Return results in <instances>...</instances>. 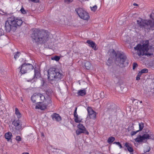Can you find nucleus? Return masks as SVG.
<instances>
[{"mask_svg": "<svg viewBox=\"0 0 154 154\" xmlns=\"http://www.w3.org/2000/svg\"><path fill=\"white\" fill-rule=\"evenodd\" d=\"M31 35L32 41L37 44L42 45L45 43L49 39V35L43 30L33 29Z\"/></svg>", "mask_w": 154, "mask_h": 154, "instance_id": "f257e3e1", "label": "nucleus"}, {"mask_svg": "<svg viewBox=\"0 0 154 154\" xmlns=\"http://www.w3.org/2000/svg\"><path fill=\"white\" fill-rule=\"evenodd\" d=\"M149 41L146 40L142 45L138 44L134 47V49L137 51V54L139 56L146 55L147 57L154 56V48H149Z\"/></svg>", "mask_w": 154, "mask_h": 154, "instance_id": "f03ea898", "label": "nucleus"}, {"mask_svg": "<svg viewBox=\"0 0 154 154\" xmlns=\"http://www.w3.org/2000/svg\"><path fill=\"white\" fill-rule=\"evenodd\" d=\"M23 23L22 20L20 18L15 17L14 16L8 17L5 21V30L7 32H10L11 30L15 31L17 26H20Z\"/></svg>", "mask_w": 154, "mask_h": 154, "instance_id": "7ed1b4c3", "label": "nucleus"}, {"mask_svg": "<svg viewBox=\"0 0 154 154\" xmlns=\"http://www.w3.org/2000/svg\"><path fill=\"white\" fill-rule=\"evenodd\" d=\"M115 62L116 65L121 68H123L127 66L128 64L127 60L126 55L123 52L117 51L115 52Z\"/></svg>", "mask_w": 154, "mask_h": 154, "instance_id": "20e7f679", "label": "nucleus"}, {"mask_svg": "<svg viewBox=\"0 0 154 154\" xmlns=\"http://www.w3.org/2000/svg\"><path fill=\"white\" fill-rule=\"evenodd\" d=\"M150 17L153 21L150 20H143L141 19L140 20H137L138 24L140 27H143L147 30H154V13H152Z\"/></svg>", "mask_w": 154, "mask_h": 154, "instance_id": "39448f33", "label": "nucleus"}, {"mask_svg": "<svg viewBox=\"0 0 154 154\" xmlns=\"http://www.w3.org/2000/svg\"><path fill=\"white\" fill-rule=\"evenodd\" d=\"M48 79L49 81H58L63 77L58 70L55 68H50L48 71Z\"/></svg>", "mask_w": 154, "mask_h": 154, "instance_id": "423d86ee", "label": "nucleus"}, {"mask_svg": "<svg viewBox=\"0 0 154 154\" xmlns=\"http://www.w3.org/2000/svg\"><path fill=\"white\" fill-rule=\"evenodd\" d=\"M145 130V129L143 130V133H141V134L137 135V138L134 139L135 142L141 143L145 140H146L148 139L154 140V135L149 134V130L147 129L144 132Z\"/></svg>", "mask_w": 154, "mask_h": 154, "instance_id": "0eeeda50", "label": "nucleus"}, {"mask_svg": "<svg viewBox=\"0 0 154 154\" xmlns=\"http://www.w3.org/2000/svg\"><path fill=\"white\" fill-rule=\"evenodd\" d=\"M18 69H20V72L23 74L30 72L33 69L34 67L31 64L25 63H23Z\"/></svg>", "mask_w": 154, "mask_h": 154, "instance_id": "6e6552de", "label": "nucleus"}, {"mask_svg": "<svg viewBox=\"0 0 154 154\" xmlns=\"http://www.w3.org/2000/svg\"><path fill=\"white\" fill-rule=\"evenodd\" d=\"M51 98H48L47 100L43 103L39 102L38 103H37L35 108L44 110L46 109L47 106L48 105L51 104Z\"/></svg>", "mask_w": 154, "mask_h": 154, "instance_id": "1a4fd4ad", "label": "nucleus"}, {"mask_svg": "<svg viewBox=\"0 0 154 154\" xmlns=\"http://www.w3.org/2000/svg\"><path fill=\"white\" fill-rule=\"evenodd\" d=\"M75 11L80 18L85 20H88L89 19V16L88 13L84 10L82 8H76L75 9Z\"/></svg>", "mask_w": 154, "mask_h": 154, "instance_id": "9d476101", "label": "nucleus"}, {"mask_svg": "<svg viewBox=\"0 0 154 154\" xmlns=\"http://www.w3.org/2000/svg\"><path fill=\"white\" fill-rule=\"evenodd\" d=\"M12 124L15 126L16 129L17 130H20L22 127V122L19 119H17L15 117L14 118Z\"/></svg>", "mask_w": 154, "mask_h": 154, "instance_id": "9b49d317", "label": "nucleus"}, {"mask_svg": "<svg viewBox=\"0 0 154 154\" xmlns=\"http://www.w3.org/2000/svg\"><path fill=\"white\" fill-rule=\"evenodd\" d=\"M88 112V114L90 118L95 119L96 118V112L92 109V108L90 106H88L87 109Z\"/></svg>", "mask_w": 154, "mask_h": 154, "instance_id": "f8f14e48", "label": "nucleus"}, {"mask_svg": "<svg viewBox=\"0 0 154 154\" xmlns=\"http://www.w3.org/2000/svg\"><path fill=\"white\" fill-rule=\"evenodd\" d=\"M40 76L41 75L39 70L38 69H35L34 74L33 78L30 80V81H28L33 82L36 81L35 80V79H36L38 77H40Z\"/></svg>", "mask_w": 154, "mask_h": 154, "instance_id": "ddd939ff", "label": "nucleus"}, {"mask_svg": "<svg viewBox=\"0 0 154 154\" xmlns=\"http://www.w3.org/2000/svg\"><path fill=\"white\" fill-rule=\"evenodd\" d=\"M39 98V93L37 94H35L31 97V100L33 103L37 104L39 102H38Z\"/></svg>", "mask_w": 154, "mask_h": 154, "instance_id": "4468645a", "label": "nucleus"}, {"mask_svg": "<svg viewBox=\"0 0 154 154\" xmlns=\"http://www.w3.org/2000/svg\"><path fill=\"white\" fill-rule=\"evenodd\" d=\"M86 43L88 44L89 47L92 48L94 50H97V48H96V45L94 42L90 40H88Z\"/></svg>", "mask_w": 154, "mask_h": 154, "instance_id": "2eb2a0df", "label": "nucleus"}, {"mask_svg": "<svg viewBox=\"0 0 154 154\" xmlns=\"http://www.w3.org/2000/svg\"><path fill=\"white\" fill-rule=\"evenodd\" d=\"M75 133L77 135L81 134L82 133H83L86 135H88L89 133L86 130V128L80 129H77Z\"/></svg>", "mask_w": 154, "mask_h": 154, "instance_id": "dca6fc26", "label": "nucleus"}, {"mask_svg": "<svg viewBox=\"0 0 154 154\" xmlns=\"http://www.w3.org/2000/svg\"><path fill=\"white\" fill-rule=\"evenodd\" d=\"M51 117L53 120H55L57 122H59L61 120V118L59 114L56 113H54Z\"/></svg>", "mask_w": 154, "mask_h": 154, "instance_id": "f3484780", "label": "nucleus"}, {"mask_svg": "<svg viewBox=\"0 0 154 154\" xmlns=\"http://www.w3.org/2000/svg\"><path fill=\"white\" fill-rule=\"evenodd\" d=\"M39 100H40L41 101L44 102L45 100H47L48 98H51L50 97H47L44 95H43L39 93Z\"/></svg>", "mask_w": 154, "mask_h": 154, "instance_id": "a211bd4d", "label": "nucleus"}, {"mask_svg": "<svg viewBox=\"0 0 154 154\" xmlns=\"http://www.w3.org/2000/svg\"><path fill=\"white\" fill-rule=\"evenodd\" d=\"M77 94L79 96H84L86 94V91L85 89L80 90L79 91Z\"/></svg>", "mask_w": 154, "mask_h": 154, "instance_id": "6ab92c4d", "label": "nucleus"}, {"mask_svg": "<svg viewBox=\"0 0 154 154\" xmlns=\"http://www.w3.org/2000/svg\"><path fill=\"white\" fill-rule=\"evenodd\" d=\"M130 144L128 142H126L125 144V146L127 148L128 151L130 152H133L134 150L133 148L130 146Z\"/></svg>", "mask_w": 154, "mask_h": 154, "instance_id": "aec40b11", "label": "nucleus"}, {"mask_svg": "<svg viewBox=\"0 0 154 154\" xmlns=\"http://www.w3.org/2000/svg\"><path fill=\"white\" fill-rule=\"evenodd\" d=\"M12 137V134L11 132H8L6 133L5 135V138L8 141H10Z\"/></svg>", "mask_w": 154, "mask_h": 154, "instance_id": "412c9836", "label": "nucleus"}, {"mask_svg": "<svg viewBox=\"0 0 154 154\" xmlns=\"http://www.w3.org/2000/svg\"><path fill=\"white\" fill-rule=\"evenodd\" d=\"M15 114L16 115L17 119H19L21 117L22 115L18 109L17 107L15 109Z\"/></svg>", "mask_w": 154, "mask_h": 154, "instance_id": "4be33fe9", "label": "nucleus"}, {"mask_svg": "<svg viewBox=\"0 0 154 154\" xmlns=\"http://www.w3.org/2000/svg\"><path fill=\"white\" fill-rule=\"evenodd\" d=\"M74 116L75 118L74 120L75 122L76 123H80L82 121L81 120H80L78 118V116L77 113L74 114Z\"/></svg>", "mask_w": 154, "mask_h": 154, "instance_id": "5701e85b", "label": "nucleus"}, {"mask_svg": "<svg viewBox=\"0 0 154 154\" xmlns=\"http://www.w3.org/2000/svg\"><path fill=\"white\" fill-rule=\"evenodd\" d=\"M41 86L42 88H46L47 86V84L46 82V80L42 79L41 80Z\"/></svg>", "mask_w": 154, "mask_h": 154, "instance_id": "b1692460", "label": "nucleus"}, {"mask_svg": "<svg viewBox=\"0 0 154 154\" xmlns=\"http://www.w3.org/2000/svg\"><path fill=\"white\" fill-rule=\"evenodd\" d=\"M91 63L88 61H86L85 63V66L86 69L89 70L91 67Z\"/></svg>", "mask_w": 154, "mask_h": 154, "instance_id": "393cba45", "label": "nucleus"}, {"mask_svg": "<svg viewBox=\"0 0 154 154\" xmlns=\"http://www.w3.org/2000/svg\"><path fill=\"white\" fill-rule=\"evenodd\" d=\"M52 91L51 89H48L45 91V93L47 96V97H50L52 93Z\"/></svg>", "mask_w": 154, "mask_h": 154, "instance_id": "a878e982", "label": "nucleus"}, {"mask_svg": "<svg viewBox=\"0 0 154 154\" xmlns=\"http://www.w3.org/2000/svg\"><path fill=\"white\" fill-rule=\"evenodd\" d=\"M115 138L113 137H109L107 140V142L109 144L113 142L115 140Z\"/></svg>", "mask_w": 154, "mask_h": 154, "instance_id": "bb28decb", "label": "nucleus"}, {"mask_svg": "<svg viewBox=\"0 0 154 154\" xmlns=\"http://www.w3.org/2000/svg\"><path fill=\"white\" fill-rule=\"evenodd\" d=\"M112 63V58H109L108 60L106 62V64L107 66H110Z\"/></svg>", "mask_w": 154, "mask_h": 154, "instance_id": "cd10ccee", "label": "nucleus"}, {"mask_svg": "<svg viewBox=\"0 0 154 154\" xmlns=\"http://www.w3.org/2000/svg\"><path fill=\"white\" fill-rule=\"evenodd\" d=\"M139 130L138 131H141L143 128L144 126V124L142 122L139 123Z\"/></svg>", "mask_w": 154, "mask_h": 154, "instance_id": "c85d7f7f", "label": "nucleus"}, {"mask_svg": "<svg viewBox=\"0 0 154 154\" xmlns=\"http://www.w3.org/2000/svg\"><path fill=\"white\" fill-rule=\"evenodd\" d=\"M77 127L78 128V129H83L86 128L85 126H84L81 123H79L77 125Z\"/></svg>", "mask_w": 154, "mask_h": 154, "instance_id": "c756f323", "label": "nucleus"}, {"mask_svg": "<svg viewBox=\"0 0 154 154\" xmlns=\"http://www.w3.org/2000/svg\"><path fill=\"white\" fill-rule=\"evenodd\" d=\"M150 150V147L148 146H147L145 148H144L143 150V152L144 153H146L147 152H149Z\"/></svg>", "mask_w": 154, "mask_h": 154, "instance_id": "7c9ffc66", "label": "nucleus"}, {"mask_svg": "<svg viewBox=\"0 0 154 154\" xmlns=\"http://www.w3.org/2000/svg\"><path fill=\"white\" fill-rule=\"evenodd\" d=\"M52 60H55L57 61H58L60 59V57L57 56L56 55L54 57L51 58Z\"/></svg>", "mask_w": 154, "mask_h": 154, "instance_id": "2f4dec72", "label": "nucleus"}, {"mask_svg": "<svg viewBox=\"0 0 154 154\" xmlns=\"http://www.w3.org/2000/svg\"><path fill=\"white\" fill-rule=\"evenodd\" d=\"M20 52H17L16 53H14V57L16 60L20 56Z\"/></svg>", "mask_w": 154, "mask_h": 154, "instance_id": "473e14b6", "label": "nucleus"}, {"mask_svg": "<svg viewBox=\"0 0 154 154\" xmlns=\"http://www.w3.org/2000/svg\"><path fill=\"white\" fill-rule=\"evenodd\" d=\"M142 74L139 72L137 74V75L136 77V80L139 81L140 79V77Z\"/></svg>", "mask_w": 154, "mask_h": 154, "instance_id": "72a5a7b5", "label": "nucleus"}, {"mask_svg": "<svg viewBox=\"0 0 154 154\" xmlns=\"http://www.w3.org/2000/svg\"><path fill=\"white\" fill-rule=\"evenodd\" d=\"M140 72L142 74L143 73H146L148 72V70L147 69H142L140 71Z\"/></svg>", "mask_w": 154, "mask_h": 154, "instance_id": "f704fd0d", "label": "nucleus"}, {"mask_svg": "<svg viewBox=\"0 0 154 154\" xmlns=\"http://www.w3.org/2000/svg\"><path fill=\"white\" fill-rule=\"evenodd\" d=\"M91 10L92 11L95 12L97 8V7L96 5H95L92 7H91Z\"/></svg>", "mask_w": 154, "mask_h": 154, "instance_id": "c9c22d12", "label": "nucleus"}, {"mask_svg": "<svg viewBox=\"0 0 154 154\" xmlns=\"http://www.w3.org/2000/svg\"><path fill=\"white\" fill-rule=\"evenodd\" d=\"M138 101L139 100H137L133 99V103H134L135 105L137 106L138 105Z\"/></svg>", "mask_w": 154, "mask_h": 154, "instance_id": "e433bc0d", "label": "nucleus"}, {"mask_svg": "<svg viewBox=\"0 0 154 154\" xmlns=\"http://www.w3.org/2000/svg\"><path fill=\"white\" fill-rule=\"evenodd\" d=\"M139 131L138 130H137L136 131H132L131 133V136H133L136 134L137 133L139 132Z\"/></svg>", "mask_w": 154, "mask_h": 154, "instance_id": "4c0bfd02", "label": "nucleus"}, {"mask_svg": "<svg viewBox=\"0 0 154 154\" xmlns=\"http://www.w3.org/2000/svg\"><path fill=\"white\" fill-rule=\"evenodd\" d=\"M113 144H116L119 146L120 148H122V146L121 143L119 142H115L113 143Z\"/></svg>", "mask_w": 154, "mask_h": 154, "instance_id": "58836bf2", "label": "nucleus"}, {"mask_svg": "<svg viewBox=\"0 0 154 154\" xmlns=\"http://www.w3.org/2000/svg\"><path fill=\"white\" fill-rule=\"evenodd\" d=\"M16 140L17 141V142H19L21 140V138L19 136H17L16 137Z\"/></svg>", "mask_w": 154, "mask_h": 154, "instance_id": "ea45409f", "label": "nucleus"}, {"mask_svg": "<svg viewBox=\"0 0 154 154\" xmlns=\"http://www.w3.org/2000/svg\"><path fill=\"white\" fill-rule=\"evenodd\" d=\"M138 66V65L136 63H134L133 64V69H134Z\"/></svg>", "mask_w": 154, "mask_h": 154, "instance_id": "a19ab883", "label": "nucleus"}, {"mask_svg": "<svg viewBox=\"0 0 154 154\" xmlns=\"http://www.w3.org/2000/svg\"><path fill=\"white\" fill-rule=\"evenodd\" d=\"M21 12L23 14H25L26 13V11L24 10L23 8H22L20 9Z\"/></svg>", "mask_w": 154, "mask_h": 154, "instance_id": "79ce46f5", "label": "nucleus"}, {"mask_svg": "<svg viewBox=\"0 0 154 154\" xmlns=\"http://www.w3.org/2000/svg\"><path fill=\"white\" fill-rule=\"evenodd\" d=\"M29 1L35 3H38L39 1V0H29Z\"/></svg>", "mask_w": 154, "mask_h": 154, "instance_id": "37998d69", "label": "nucleus"}, {"mask_svg": "<svg viewBox=\"0 0 154 154\" xmlns=\"http://www.w3.org/2000/svg\"><path fill=\"white\" fill-rule=\"evenodd\" d=\"M73 0H64L65 2H67L68 3H69L72 2Z\"/></svg>", "mask_w": 154, "mask_h": 154, "instance_id": "c03bdc74", "label": "nucleus"}, {"mask_svg": "<svg viewBox=\"0 0 154 154\" xmlns=\"http://www.w3.org/2000/svg\"><path fill=\"white\" fill-rule=\"evenodd\" d=\"M77 107H76L75 109V110H74V114H76L77 113Z\"/></svg>", "mask_w": 154, "mask_h": 154, "instance_id": "a18cd8bd", "label": "nucleus"}, {"mask_svg": "<svg viewBox=\"0 0 154 154\" xmlns=\"http://www.w3.org/2000/svg\"><path fill=\"white\" fill-rule=\"evenodd\" d=\"M133 5L134 6H137L138 5L136 3H134L133 4Z\"/></svg>", "mask_w": 154, "mask_h": 154, "instance_id": "49530a36", "label": "nucleus"}, {"mask_svg": "<svg viewBox=\"0 0 154 154\" xmlns=\"http://www.w3.org/2000/svg\"><path fill=\"white\" fill-rule=\"evenodd\" d=\"M22 154H29V153L28 152H24Z\"/></svg>", "mask_w": 154, "mask_h": 154, "instance_id": "de8ad7c7", "label": "nucleus"}, {"mask_svg": "<svg viewBox=\"0 0 154 154\" xmlns=\"http://www.w3.org/2000/svg\"><path fill=\"white\" fill-rule=\"evenodd\" d=\"M128 129V131H130V130H129V127H128V129Z\"/></svg>", "mask_w": 154, "mask_h": 154, "instance_id": "09e8293b", "label": "nucleus"}, {"mask_svg": "<svg viewBox=\"0 0 154 154\" xmlns=\"http://www.w3.org/2000/svg\"><path fill=\"white\" fill-rule=\"evenodd\" d=\"M112 111V110H109V112H111V111Z\"/></svg>", "mask_w": 154, "mask_h": 154, "instance_id": "8fccbe9b", "label": "nucleus"}, {"mask_svg": "<svg viewBox=\"0 0 154 154\" xmlns=\"http://www.w3.org/2000/svg\"><path fill=\"white\" fill-rule=\"evenodd\" d=\"M142 103V101H140V103Z\"/></svg>", "mask_w": 154, "mask_h": 154, "instance_id": "3c124183", "label": "nucleus"}, {"mask_svg": "<svg viewBox=\"0 0 154 154\" xmlns=\"http://www.w3.org/2000/svg\"><path fill=\"white\" fill-rule=\"evenodd\" d=\"M42 136H44V134H43V133H42Z\"/></svg>", "mask_w": 154, "mask_h": 154, "instance_id": "603ef678", "label": "nucleus"}, {"mask_svg": "<svg viewBox=\"0 0 154 154\" xmlns=\"http://www.w3.org/2000/svg\"><path fill=\"white\" fill-rule=\"evenodd\" d=\"M131 154H133V153L132 152H131Z\"/></svg>", "mask_w": 154, "mask_h": 154, "instance_id": "864d4df0", "label": "nucleus"}, {"mask_svg": "<svg viewBox=\"0 0 154 154\" xmlns=\"http://www.w3.org/2000/svg\"><path fill=\"white\" fill-rule=\"evenodd\" d=\"M113 51L114 52H115V51L114 49H113Z\"/></svg>", "mask_w": 154, "mask_h": 154, "instance_id": "5fc2aeb1", "label": "nucleus"}, {"mask_svg": "<svg viewBox=\"0 0 154 154\" xmlns=\"http://www.w3.org/2000/svg\"><path fill=\"white\" fill-rule=\"evenodd\" d=\"M115 112H116L115 111H114V113H113L114 114V113Z\"/></svg>", "mask_w": 154, "mask_h": 154, "instance_id": "6e6d98bb", "label": "nucleus"}]
</instances>
